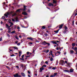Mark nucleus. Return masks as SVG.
<instances>
[{
	"label": "nucleus",
	"mask_w": 77,
	"mask_h": 77,
	"mask_svg": "<svg viewBox=\"0 0 77 77\" xmlns=\"http://www.w3.org/2000/svg\"><path fill=\"white\" fill-rule=\"evenodd\" d=\"M11 19H9L8 20V22H9V23H10L11 22Z\"/></svg>",
	"instance_id": "58836bf2"
},
{
	"label": "nucleus",
	"mask_w": 77,
	"mask_h": 77,
	"mask_svg": "<svg viewBox=\"0 0 77 77\" xmlns=\"http://www.w3.org/2000/svg\"><path fill=\"white\" fill-rule=\"evenodd\" d=\"M54 77V75H51V76H50V77Z\"/></svg>",
	"instance_id": "a19ab883"
},
{
	"label": "nucleus",
	"mask_w": 77,
	"mask_h": 77,
	"mask_svg": "<svg viewBox=\"0 0 77 77\" xmlns=\"http://www.w3.org/2000/svg\"><path fill=\"white\" fill-rule=\"evenodd\" d=\"M21 43H19L17 44V45H20Z\"/></svg>",
	"instance_id": "c03bdc74"
},
{
	"label": "nucleus",
	"mask_w": 77,
	"mask_h": 77,
	"mask_svg": "<svg viewBox=\"0 0 77 77\" xmlns=\"http://www.w3.org/2000/svg\"><path fill=\"white\" fill-rule=\"evenodd\" d=\"M49 52V50H46V53H48Z\"/></svg>",
	"instance_id": "09e8293b"
},
{
	"label": "nucleus",
	"mask_w": 77,
	"mask_h": 77,
	"mask_svg": "<svg viewBox=\"0 0 77 77\" xmlns=\"http://www.w3.org/2000/svg\"><path fill=\"white\" fill-rule=\"evenodd\" d=\"M57 53H58V54H60V52H59V51H57Z\"/></svg>",
	"instance_id": "680f3d73"
},
{
	"label": "nucleus",
	"mask_w": 77,
	"mask_h": 77,
	"mask_svg": "<svg viewBox=\"0 0 77 77\" xmlns=\"http://www.w3.org/2000/svg\"><path fill=\"white\" fill-rule=\"evenodd\" d=\"M47 66L46 65H44L42 66V67H43V68H45Z\"/></svg>",
	"instance_id": "4be33fe9"
},
{
	"label": "nucleus",
	"mask_w": 77,
	"mask_h": 77,
	"mask_svg": "<svg viewBox=\"0 0 77 77\" xmlns=\"http://www.w3.org/2000/svg\"><path fill=\"white\" fill-rule=\"evenodd\" d=\"M7 36H8V37H10V35H9V34L7 33Z\"/></svg>",
	"instance_id": "473e14b6"
},
{
	"label": "nucleus",
	"mask_w": 77,
	"mask_h": 77,
	"mask_svg": "<svg viewBox=\"0 0 77 77\" xmlns=\"http://www.w3.org/2000/svg\"><path fill=\"white\" fill-rule=\"evenodd\" d=\"M72 46H75V43H73L72 44Z\"/></svg>",
	"instance_id": "a878e982"
},
{
	"label": "nucleus",
	"mask_w": 77,
	"mask_h": 77,
	"mask_svg": "<svg viewBox=\"0 0 77 77\" xmlns=\"http://www.w3.org/2000/svg\"><path fill=\"white\" fill-rule=\"evenodd\" d=\"M16 38L17 39H19V38L17 37H16Z\"/></svg>",
	"instance_id": "0e129e2a"
},
{
	"label": "nucleus",
	"mask_w": 77,
	"mask_h": 77,
	"mask_svg": "<svg viewBox=\"0 0 77 77\" xmlns=\"http://www.w3.org/2000/svg\"><path fill=\"white\" fill-rule=\"evenodd\" d=\"M50 60L51 61H53V60L54 59H53V58H52V57H51Z\"/></svg>",
	"instance_id": "a211bd4d"
},
{
	"label": "nucleus",
	"mask_w": 77,
	"mask_h": 77,
	"mask_svg": "<svg viewBox=\"0 0 77 77\" xmlns=\"http://www.w3.org/2000/svg\"><path fill=\"white\" fill-rule=\"evenodd\" d=\"M47 44L48 45V46H49V45H50V44L48 43H47Z\"/></svg>",
	"instance_id": "4c0bfd02"
},
{
	"label": "nucleus",
	"mask_w": 77,
	"mask_h": 77,
	"mask_svg": "<svg viewBox=\"0 0 77 77\" xmlns=\"http://www.w3.org/2000/svg\"><path fill=\"white\" fill-rule=\"evenodd\" d=\"M43 63H44V61H42L41 63V65H42V64H43Z\"/></svg>",
	"instance_id": "603ef678"
},
{
	"label": "nucleus",
	"mask_w": 77,
	"mask_h": 77,
	"mask_svg": "<svg viewBox=\"0 0 77 77\" xmlns=\"http://www.w3.org/2000/svg\"><path fill=\"white\" fill-rule=\"evenodd\" d=\"M17 15V14L16 13H15L14 14H13L12 15V16H15V15Z\"/></svg>",
	"instance_id": "e433bc0d"
},
{
	"label": "nucleus",
	"mask_w": 77,
	"mask_h": 77,
	"mask_svg": "<svg viewBox=\"0 0 77 77\" xmlns=\"http://www.w3.org/2000/svg\"><path fill=\"white\" fill-rule=\"evenodd\" d=\"M11 33H15V31H12V32H11Z\"/></svg>",
	"instance_id": "b1692460"
},
{
	"label": "nucleus",
	"mask_w": 77,
	"mask_h": 77,
	"mask_svg": "<svg viewBox=\"0 0 77 77\" xmlns=\"http://www.w3.org/2000/svg\"><path fill=\"white\" fill-rule=\"evenodd\" d=\"M24 9H23V11H26V6H24Z\"/></svg>",
	"instance_id": "aec40b11"
},
{
	"label": "nucleus",
	"mask_w": 77,
	"mask_h": 77,
	"mask_svg": "<svg viewBox=\"0 0 77 77\" xmlns=\"http://www.w3.org/2000/svg\"><path fill=\"white\" fill-rule=\"evenodd\" d=\"M18 41H16L15 42V44H17V43H18Z\"/></svg>",
	"instance_id": "de8ad7c7"
},
{
	"label": "nucleus",
	"mask_w": 77,
	"mask_h": 77,
	"mask_svg": "<svg viewBox=\"0 0 77 77\" xmlns=\"http://www.w3.org/2000/svg\"><path fill=\"white\" fill-rule=\"evenodd\" d=\"M60 63L62 64L63 65H65V62H64V61H63V60H61L60 62Z\"/></svg>",
	"instance_id": "f03ea898"
},
{
	"label": "nucleus",
	"mask_w": 77,
	"mask_h": 77,
	"mask_svg": "<svg viewBox=\"0 0 77 77\" xmlns=\"http://www.w3.org/2000/svg\"><path fill=\"white\" fill-rule=\"evenodd\" d=\"M11 13H7L4 14V16L6 17H8V15H9Z\"/></svg>",
	"instance_id": "39448f33"
},
{
	"label": "nucleus",
	"mask_w": 77,
	"mask_h": 77,
	"mask_svg": "<svg viewBox=\"0 0 77 77\" xmlns=\"http://www.w3.org/2000/svg\"><path fill=\"white\" fill-rule=\"evenodd\" d=\"M24 55H23L21 56L22 58H23V57H24Z\"/></svg>",
	"instance_id": "8fccbe9b"
},
{
	"label": "nucleus",
	"mask_w": 77,
	"mask_h": 77,
	"mask_svg": "<svg viewBox=\"0 0 77 77\" xmlns=\"http://www.w3.org/2000/svg\"><path fill=\"white\" fill-rule=\"evenodd\" d=\"M46 77H49V74L46 75Z\"/></svg>",
	"instance_id": "ea45409f"
},
{
	"label": "nucleus",
	"mask_w": 77,
	"mask_h": 77,
	"mask_svg": "<svg viewBox=\"0 0 77 77\" xmlns=\"http://www.w3.org/2000/svg\"><path fill=\"white\" fill-rule=\"evenodd\" d=\"M62 27H63V24H61L60 26V27H59V29H61L62 28Z\"/></svg>",
	"instance_id": "ddd939ff"
},
{
	"label": "nucleus",
	"mask_w": 77,
	"mask_h": 77,
	"mask_svg": "<svg viewBox=\"0 0 77 77\" xmlns=\"http://www.w3.org/2000/svg\"><path fill=\"white\" fill-rule=\"evenodd\" d=\"M11 29L8 30V33H11Z\"/></svg>",
	"instance_id": "c756f323"
},
{
	"label": "nucleus",
	"mask_w": 77,
	"mask_h": 77,
	"mask_svg": "<svg viewBox=\"0 0 77 77\" xmlns=\"http://www.w3.org/2000/svg\"><path fill=\"white\" fill-rule=\"evenodd\" d=\"M27 39H30V40H31V41H33V38L32 37H27Z\"/></svg>",
	"instance_id": "423d86ee"
},
{
	"label": "nucleus",
	"mask_w": 77,
	"mask_h": 77,
	"mask_svg": "<svg viewBox=\"0 0 77 77\" xmlns=\"http://www.w3.org/2000/svg\"><path fill=\"white\" fill-rule=\"evenodd\" d=\"M17 29H20V27H18Z\"/></svg>",
	"instance_id": "774afa93"
},
{
	"label": "nucleus",
	"mask_w": 77,
	"mask_h": 77,
	"mask_svg": "<svg viewBox=\"0 0 77 77\" xmlns=\"http://www.w3.org/2000/svg\"><path fill=\"white\" fill-rule=\"evenodd\" d=\"M28 74H30V72L29 71H28Z\"/></svg>",
	"instance_id": "338daca9"
},
{
	"label": "nucleus",
	"mask_w": 77,
	"mask_h": 77,
	"mask_svg": "<svg viewBox=\"0 0 77 77\" xmlns=\"http://www.w3.org/2000/svg\"><path fill=\"white\" fill-rule=\"evenodd\" d=\"M16 68H17V69H19V67H18V66H16Z\"/></svg>",
	"instance_id": "a18cd8bd"
},
{
	"label": "nucleus",
	"mask_w": 77,
	"mask_h": 77,
	"mask_svg": "<svg viewBox=\"0 0 77 77\" xmlns=\"http://www.w3.org/2000/svg\"><path fill=\"white\" fill-rule=\"evenodd\" d=\"M12 21L14 22V21H18V18L16 17V18H15L14 19H12Z\"/></svg>",
	"instance_id": "7ed1b4c3"
},
{
	"label": "nucleus",
	"mask_w": 77,
	"mask_h": 77,
	"mask_svg": "<svg viewBox=\"0 0 77 77\" xmlns=\"http://www.w3.org/2000/svg\"><path fill=\"white\" fill-rule=\"evenodd\" d=\"M14 48H15V49H16V50H18V48H17V47H14Z\"/></svg>",
	"instance_id": "cd10ccee"
},
{
	"label": "nucleus",
	"mask_w": 77,
	"mask_h": 77,
	"mask_svg": "<svg viewBox=\"0 0 77 77\" xmlns=\"http://www.w3.org/2000/svg\"><path fill=\"white\" fill-rule=\"evenodd\" d=\"M49 6H54V5H53V4H52V3H49L48 5Z\"/></svg>",
	"instance_id": "6e6552de"
},
{
	"label": "nucleus",
	"mask_w": 77,
	"mask_h": 77,
	"mask_svg": "<svg viewBox=\"0 0 77 77\" xmlns=\"http://www.w3.org/2000/svg\"><path fill=\"white\" fill-rule=\"evenodd\" d=\"M44 69L43 67H41V68H40V72H42V71L43 70H44Z\"/></svg>",
	"instance_id": "1a4fd4ad"
},
{
	"label": "nucleus",
	"mask_w": 77,
	"mask_h": 77,
	"mask_svg": "<svg viewBox=\"0 0 77 77\" xmlns=\"http://www.w3.org/2000/svg\"><path fill=\"white\" fill-rule=\"evenodd\" d=\"M73 71H74V70L73 69H70V72H72Z\"/></svg>",
	"instance_id": "4468645a"
},
{
	"label": "nucleus",
	"mask_w": 77,
	"mask_h": 77,
	"mask_svg": "<svg viewBox=\"0 0 77 77\" xmlns=\"http://www.w3.org/2000/svg\"><path fill=\"white\" fill-rule=\"evenodd\" d=\"M56 63H58V60H57Z\"/></svg>",
	"instance_id": "e2e57ef3"
},
{
	"label": "nucleus",
	"mask_w": 77,
	"mask_h": 77,
	"mask_svg": "<svg viewBox=\"0 0 77 77\" xmlns=\"http://www.w3.org/2000/svg\"><path fill=\"white\" fill-rule=\"evenodd\" d=\"M2 41V37L0 38V41Z\"/></svg>",
	"instance_id": "3c124183"
},
{
	"label": "nucleus",
	"mask_w": 77,
	"mask_h": 77,
	"mask_svg": "<svg viewBox=\"0 0 77 77\" xmlns=\"http://www.w3.org/2000/svg\"><path fill=\"white\" fill-rule=\"evenodd\" d=\"M72 26H74V20H73L72 21Z\"/></svg>",
	"instance_id": "c9c22d12"
},
{
	"label": "nucleus",
	"mask_w": 77,
	"mask_h": 77,
	"mask_svg": "<svg viewBox=\"0 0 77 77\" xmlns=\"http://www.w3.org/2000/svg\"><path fill=\"white\" fill-rule=\"evenodd\" d=\"M42 29H45V26H43L42 27Z\"/></svg>",
	"instance_id": "393cba45"
},
{
	"label": "nucleus",
	"mask_w": 77,
	"mask_h": 77,
	"mask_svg": "<svg viewBox=\"0 0 77 77\" xmlns=\"http://www.w3.org/2000/svg\"><path fill=\"white\" fill-rule=\"evenodd\" d=\"M30 55L27 56H26V57H27V58L29 57H30Z\"/></svg>",
	"instance_id": "052dcab7"
},
{
	"label": "nucleus",
	"mask_w": 77,
	"mask_h": 77,
	"mask_svg": "<svg viewBox=\"0 0 77 77\" xmlns=\"http://www.w3.org/2000/svg\"><path fill=\"white\" fill-rule=\"evenodd\" d=\"M10 24L11 26H13V25H14V23L12 22H10Z\"/></svg>",
	"instance_id": "412c9836"
},
{
	"label": "nucleus",
	"mask_w": 77,
	"mask_h": 77,
	"mask_svg": "<svg viewBox=\"0 0 77 77\" xmlns=\"http://www.w3.org/2000/svg\"><path fill=\"white\" fill-rule=\"evenodd\" d=\"M26 54H27L28 55L29 54V52H27V53H26Z\"/></svg>",
	"instance_id": "864d4df0"
},
{
	"label": "nucleus",
	"mask_w": 77,
	"mask_h": 77,
	"mask_svg": "<svg viewBox=\"0 0 77 77\" xmlns=\"http://www.w3.org/2000/svg\"><path fill=\"white\" fill-rule=\"evenodd\" d=\"M5 17H4V16H2V19H5Z\"/></svg>",
	"instance_id": "49530a36"
},
{
	"label": "nucleus",
	"mask_w": 77,
	"mask_h": 77,
	"mask_svg": "<svg viewBox=\"0 0 77 77\" xmlns=\"http://www.w3.org/2000/svg\"><path fill=\"white\" fill-rule=\"evenodd\" d=\"M64 71L65 72H70V71H69V70H65Z\"/></svg>",
	"instance_id": "f3484780"
},
{
	"label": "nucleus",
	"mask_w": 77,
	"mask_h": 77,
	"mask_svg": "<svg viewBox=\"0 0 77 77\" xmlns=\"http://www.w3.org/2000/svg\"><path fill=\"white\" fill-rule=\"evenodd\" d=\"M21 75L23 77H25L26 76V75H25V74H24V73L23 72L21 73Z\"/></svg>",
	"instance_id": "f8f14e48"
},
{
	"label": "nucleus",
	"mask_w": 77,
	"mask_h": 77,
	"mask_svg": "<svg viewBox=\"0 0 77 77\" xmlns=\"http://www.w3.org/2000/svg\"><path fill=\"white\" fill-rule=\"evenodd\" d=\"M70 52V54H72V53H74V51H72V50H71Z\"/></svg>",
	"instance_id": "2eb2a0df"
},
{
	"label": "nucleus",
	"mask_w": 77,
	"mask_h": 77,
	"mask_svg": "<svg viewBox=\"0 0 77 77\" xmlns=\"http://www.w3.org/2000/svg\"><path fill=\"white\" fill-rule=\"evenodd\" d=\"M45 63H46V64H48V62L47 61H46L45 62Z\"/></svg>",
	"instance_id": "4d7b16f0"
},
{
	"label": "nucleus",
	"mask_w": 77,
	"mask_h": 77,
	"mask_svg": "<svg viewBox=\"0 0 77 77\" xmlns=\"http://www.w3.org/2000/svg\"><path fill=\"white\" fill-rule=\"evenodd\" d=\"M22 14L24 15H27V13H26V12L25 11H24L23 12Z\"/></svg>",
	"instance_id": "0eeeda50"
},
{
	"label": "nucleus",
	"mask_w": 77,
	"mask_h": 77,
	"mask_svg": "<svg viewBox=\"0 0 77 77\" xmlns=\"http://www.w3.org/2000/svg\"><path fill=\"white\" fill-rule=\"evenodd\" d=\"M57 73H55L54 74V77H55L56 75H57Z\"/></svg>",
	"instance_id": "6ab92c4d"
},
{
	"label": "nucleus",
	"mask_w": 77,
	"mask_h": 77,
	"mask_svg": "<svg viewBox=\"0 0 77 77\" xmlns=\"http://www.w3.org/2000/svg\"><path fill=\"white\" fill-rule=\"evenodd\" d=\"M77 48L75 47L74 48V50H75V51H77Z\"/></svg>",
	"instance_id": "c85d7f7f"
},
{
	"label": "nucleus",
	"mask_w": 77,
	"mask_h": 77,
	"mask_svg": "<svg viewBox=\"0 0 77 77\" xmlns=\"http://www.w3.org/2000/svg\"><path fill=\"white\" fill-rule=\"evenodd\" d=\"M17 12H20V9H19L17 11Z\"/></svg>",
	"instance_id": "f704fd0d"
},
{
	"label": "nucleus",
	"mask_w": 77,
	"mask_h": 77,
	"mask_svg": "<svg viewBox=\"0 0 77 77\" xmlns=\"http://www.w3.org/2000/svg\"><path fill=\"white\" fill-rule=\"evenodd\" d=\"M52 69H54H54H56V67H53L52 68Z\"/></svg>",
	"instance_id": "bb28decb"
},
{
	"label": "nucleus",
	"mask_w": 77,
	"mask_h": 77,
	"mask_svg": "<svg viewBox=\"0 0 77 77\" xmlns=\"http://www.w3.org/2000/svg\"><path fill=\"white\" fill-rule=\"evenodd\" d=\"M66 33V31H64L63 32V33H64V34Z\"/></svg>",
	"instance_id": "69168bd1"
},
{
	"label": "nucleus",
	"mask_w": 77,
	"mask_h": 77,
	"mask_svg": "<svg viewBox=\"0 0 77 77\" xmlns=\"http://www.w3.org/2000/svg\"><path fill=\"white\" fill-rule=\"evenodd\" d=\"M20 66L21 67H23L24 66V65L23 64H21Z\"/></svg>",
	"instance_id": "79ce46f5"
},
{
	"label": "nucleus",
	"mask_w": 77,
	"mask_h": 77,
	"mask_svg": "<svg viewBox=\"0 0 77 77\" xmlns=\"http://www.w3.org/2000/svg\"><path fill=\"white\" fill-rule=\"evenodd\" d=\"M13 75L14 77H21V75H18V73H17L14 75Z\"/></svg>",
	"instance_id": "f257e3e1"
},
{
	"label": "nucleus",
	"mask_w": 77,
	"mask_h": 77,
	"mask_svg": "<svg viewBox=\"0 0 77 77\" xmlns=\"http://www.w3.org/2000/svg\"><path fill=\"white\" fill-rule=\"evenodd\" d=\"M8 30H11V28H10V27H8Z\"/></svg>",
	"instance_id": "bf43d9fd"
},
{
	"label": "nucleus",
	"mask_w": 77,
	"mask_h": 77,
	"mask_svg": "<svg viewBox=\"0 0 77 77\" xmlns=\"http://www.w3.org/2000/svg\"><path fill=\"white\" fill-rule=\"evenodd\" d=\"M20 60H24V58H20Z\"/></svg>",
	"instance_id": "72a5a7b5"
},
{
	"label": "nucleus",
	"mask_w": 77,
	"mask_h": 77,
	"mask_svg": "<svg viewBox=\"0 0 77 77\" xmlns=\"http://www.w3.org/2000/svg\"><path fill=\"white\" fill-rule=\"evenodd\" d=\"M68 29V28L67 27L65 26V30H66V29Z\"/></svg>",
	"instance_id": "2f4dec72"
},
{
	"label": "nucleus",
	"mask_w": 77,
	"mask_h": 77,
	"mask_svg": "<svg viewBox=\"0 0 77 77\" xmlns=\"http://www.w3.org/2000/svg\"><path fill=\"white\" fill-rule=\"evenodd\" d=\"M59 32V30H57L54 31V32L56 33H58V32Z\"/></svg>",
	"instance_id": "5701e85b"
},
{
	"label": "nucleus",
	"mask_w": 77,
	"mask_h": 77,
	"mask_svg": "<svg viewBox=\"0 0 77 77\" xmlns=\"http://www.w3.org/2000/svg\"><path fill=\"white\" fill-rule=\"evenodd\" d=\"M21 51H19V54H21Z\"/></svg>",
	"instance_id": "13d9d810"
},
{
	"label": "nucleus",
	"mask_w": 77,
	"mask_h": 77,
	"mask_svg": "<svg viewBox=\"0 0 77 77\" xmlns=\"http://www.w3.org/2000/svg\"><path fill=\"white\" fill-rule=\"evenodd\" d=\"M51 42L52 43H53V44H57V42H56L54 41H52Z\"/></svg>",
	"instance_id": "9b49d317"
},
{
	"label": "nucleus",
	"mask_w": 77,
	"mask_h": 77,
	"mask_svg": "<svg viewBox=\"0 0 77 77\" xmlns=\"http://www.w3.org/2000/svg\"><path fill=\"white\" fill-rule=\"evenodd\" d=\"M45 36H47V35H48V34H47V33H45Z\"/></svg>",
	"instance_id": "6e6d98bb"
},
{
	"label": "nucleus",
	"mask_w": 77,
	"mask_h": 77,
	"mask_svg": "<svg viewBox=\"0 0 77 77\" xmlns=\"http://www.w3.org/2000/svg\"><path fill=\"white\" fill-rule=\"evenodd\" d=\"M57 3V2L56 0H53V3Z\"/></svg>",
	"instance_id": "dca6fc26"
},
{
	"label": "nucleus",
	"mask_w": 77,
	"mask_h": 77,
	"mask_svg": "<svg viewBox=\"0 0 77 77\" xmlns=\"http://www.w3.org/2000/svg\"><path fill=\"white\" fill-rule=\"evenodd\" d=\"M42 44L43 45H46L47 43L46 41H44L42 42Z\"/></svg>",
	"instance_id": "9d476101"
},
{
	"label": "nucleus",
	"mask_w": 77,
	"mask_h": 77,
	"mask_svg": "<svg viewBox=\"0 0 77 77\" xmlns=\"http://www.w3.org/2000/svg\"><path fill=\"white\" fill-rule=\"evenodd\" d=\"M65 63H67V66H70V65H71V63H69L67 61H65Z\"/></svg>",
	"instance_id": "20e7f679"
},
{
	"label": "nucleus",
	"mask_w": 77,
	"mask_h": 77,
	"mask_svg": "<svg viewBox=\"0 0 77 77\" xmlns=\"http://www.w3.org/2000/svg\"><path fill=\"white\" fill-rule=\"evenodd\" d=\"M6 27H8L9 26V25L8 24H6Z\"/></svg>",
	"instance_id": "37998d69"
},
{
	"label": "nucleus",
	"mask_w": 77,
	"mask_h": 77,
	"mask_svg": "<svg viewBox=\"0 0 77 77\" xmlns=\"http://www.w3.org/2000/svg\"><path fill=\"white\" fill-rule=\"evenodd\" d=\"M6 68H7L8 69H10V68L9 67H8V66H6Z\"/></svg>",
	"instance_id": "7c9ffc66"
},
{
	"label": "nucleus",
	"mask_w": 77,
	"mask_h": 77,
	"mask_svg": "<svg viewBox=\"0 0 77 77\" xmlns=\"http://www.w3.org/2000/svg\"><path fill=\"white\" fill-rule=\"evenodd\" d=\"M15 55L14 54H12V55H11V56H14Z\"/></svg>",
	"instance_id": "5fc2aeb1"
}]
</instances>
